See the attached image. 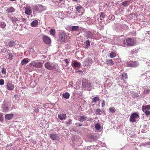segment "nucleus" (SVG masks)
<instances>
[{"instance_id":"1","label":"nucleus","mask_w":150,"mask_h":150,"mask_svg":"<svg viewBox=\"0 0 150 150\" xmlns=\"http://www.w3.org/2000/svg\"><path fill=\"white\" fill-rule=\"evenodd\" d=\"M123 43L124 46L125 45L129 46H133L135 44V40L133 38H127L123 40Z\"/></svg>"},{"instance_id":"2","label":"nucleus","mask_w":150,"mask_h":150,"mask_svg":"<svg viewBox=\"0 0 150 150\" xmlns=\"http://www.w3.org/2000/svg\"><path fill=\"white\" fill-rule=\"evenodd\" d=\"M139 119V114L136 112L132 114L129 117V121L132 122H134Z\"/></svg>"},{"instance_id":"3","label":"nucleus","mask_w":150,"mask_h":150,"mask_svg":"<svg viewBox=\"0 0 150 150\" xmlns=\"http://www.w3.org/2000/svg\"><path fill=\"white\" fill-rule=\"evenodd\" d=\"M30 64L31 66L36 68H41L43 67V63L38 60L32 61Z\"/></svg>"},{"instance_id":"4","label":"nucleus","mask_w":150,"mask_h":150,"mask_svg":"<svg viewBox=\"0 0 150 150\" xmlns=\"http://www.w3.org/2000/svg\"><path fill=\"white\" fill-rule=\"evenodd\" d=\"M44 66L46 69L50 70H52L56 69L55 65H53L49 62H46L44 64Z\"/></svg>"},{"instance_id":"5","label":"nucleus","mask_w":150,"mask_h":150,"mask_svg":"<svg viewBox=\"0 0 150 150\" xmlns=\"http://www.w3.org/2000/svg\"><path fill=\"white\" fill-rule=\"evenodd\" d=\"M67 38L66 34L63 32H61L59 35V40L61 42H65Z\"/></svg>"},{"instance_id":"6","label":"nucleus","mask_w":150,"mask_h":150,"mask_svg":"<svg viewBox=\"0 0 150 150\" xmlns=\"http://www.w3.org/2000/svg\"><path fill=\"white\" fill-rule=\"evenodd\" d=\"M82 84L83 86L88 89L91 86L90 82L86 79H83V80Z\"/></svg>"},{"instance_id":"7","label":"nucleus","mask_w":150,"mask_h":150,"mask_svg":"<svg viewBox=\"0 0 150 150\" xmlns=\"http://www.w3.org/2000/svg\"><path fill=\"white\" fill-rule=\"evenodd\" d=\"M42 39L44 42L47 44H49L50 43V39L47 36H43L42 37Z\"/></svg>"},{"instance_id":"8","label":"nucleus","mask_w":150,"mask_h":150,"mask_svg":"<svg viewBox=\"0 0 150 150\" xmlns=\"http://www.w3.org/2000/svg\"><path fill=\"white\" fill-rule=\"evenodd\" d=\"M6 88L8 90H12L14 88V84H12L10 82H9L7 84Z\"/></svg>"},{"instance_id":"9","label":"nucleus","mask_w":150,"mask_h":150,"mask_svg":"<svg viewBox=\"0 0 150 150\" xmlns=\"http://www.w3.org/2000/svg\"><path fill=\"white\" fill-rule=\"evenodd\" d=\"M128 66L131 67H137L139 64L137 62H131L128 64Z\"/></svg>"},{"instance_id":"10","label":"nucleus","mask_w":150,"mask_h":150,"mask_svg":"<svg viewBox=\"0 0 150 150\" xmlns=\"http://www.w3.org/2000/svg\"><path fill=\"white\" fill-rule=\"evenodd\" d=\"M25 13L28 15H30L32 13V11L30 6L26 7L25 11Z\"/></svg>"},{"instance_id":"11","label":"nucleus","mask_w":150,"mask_h":150,"mask_svg":"<svg viewBox=\"0 0 150 150\" xmlns=\"http://www.w3.org/2000/svg\"><path fill=\"white\" fill-rule=\"evenodd\" d=\"M81 64L80 62H78L76 60L74 61V63L72 64V66L73 67H80Z\"/></svg>"},{"instance_id":"12","label":"nucleus","mask_w":150,"mask_h":150,"mask_svg":"<svg viewBox=\"0 0 150 150\" xmlns=\"http://www.w3.org/2000/svg\"><path fill=\"white\" fill-rule=\"evenodd\" d=\"M58 117L61 120H65L67 117L66 114L60 113L58 115Z\"/></svg>"},{"instance_id":"13","label":"nucleus","mask_w":150,"mask_h":150,"mask_svg":"<svg viewBox=\"0 0 150 150\" xmlns=\"http://www.w3.org/2000/svg\"><path fill=\"white\" fill-rule=\"evenodd\" d=\"M15 10V9L13 7H11L8 8L6 10V12L7 13H9L14 12Z\"/></svg>"},{"instance_id":"14","label":"nucleus","mask_w":150,"mask_h":150,"mask_svg":"<svg viewBox=\"0 0 150 150\" xmlns=\"http://www.w3.org/2000/svg\"><path fill=\"white\" fill-rule=\"evenodd\" d=\"M14 116V115L13 114H6L5 115V118L8 120H10L12 119Z\"/></svg>"},{"instance_id":"15","label":"nucleus","mask_w":150,"mask_h":150,"mask_svg":"<svg viewBox=\"0 0 150 150\" xmlns=\"http://www.w3.org/2000/svg\"><path fill=\"white\" fill-rule=\"evenodd\" d=\"M79 27L77 26H72L71 29V31H78L80 30Z\"/></svg>"},{"instance_id":"16","label":"nucleus","mask_w":150,"mask_h":150,"mask_svg":"<svg viewBox=\"0 0 150 150\" xmlns=\"http://www.w3.org/2000/svg\"><path fill=\"white\" fill-rule=\"evenodd\" d=\"M29 61L30 60L27 58L24 59L21 61V65H23L29 62Z\"/></svg>"},{"instance_id":"17","label":"nucleus","mask_w":150,"mask_h":150,"mask_svg":"<svg viewBox=\"0 0 150 150\" xmlns=\"http://www.w3.org/2000/svg\"><path fill=\"white\" fill-rule=\"evenodd\" d=\"M38 21L37 20H35L31 23V25L33 27H36L38 25Z\"/></svg>"},{"instance_id":"18","label":"nucleus","mask_w":150,"mask_h":150,"mask_svg":"<svg viewBox=\"0 0 150 150\" xmlns=\"http://www.w3.org/2000/svg\"><path fill=\"white\" fill-rule=\"evenodd\" d=\"M92 103H96L97 101H99L100 100V99L99 98V97L98 96H96L94 97V98H92Z\"/></svg>"},{"instance_id":"19","label":"nucleus","mask_w":150,"mask_h":150,"mask_svg":"<svg viewBox=\"0 0 150 150\" xmlns=\"http://www.w3.org/2000/svg\"><path fill=\"white\" fill-rule=\"evenodd\" d=\"M106 63L107 65L112 66L113 64V62L111 59L107 60L106 61Z\"/></svg>"},{"instance_id":"20","label":"nucleus","mask_w":150,"mask_h":150,"mask_svg":"<svg viewBox=\"0 0 150 150\" xmlns=\"http://www.w3.org/2000/svg\"><path fill=\"white\" fill-rule=\"evenodd\" d=\"M16 44V41L14 40L11 41L8 43V46L10 47H12L13 46H15Z\"/></svg>"},{"instance_id":"21","label":"nucleus","mask_w":150,"mask_h":150,"mask_svg":"<svg viewBox=\"0 0 150 150\" xmlns=\"http://www.w3.org/2000/svg\"><path fill=\"white\" fill-rule=\"evenodd\" d=\"M2 109L3 112H7L9 110L8 107L5 105H4L2 106Z\"/></svg>"},{"instance_id":"22","label":"nucleus","mask_w":150,"mask_h":150,"mask_svg":"<svg viewBox=\"0 0 150 150\" xmlns=\"http://www.w3.org/2000/svg\"><path fill=\"white\" fill-rule=\"evenodd\" d=\"M62 96L64 98L67 99L69 98L70 94L66 92L63 94Z\"/></svg>"},{"instance_id":"23","label":"nucleus","mask_w":150,"mask_h":150,"mask_svg":"<svg viewBox=\"0 0 150 150\" xmlns=\"http://www.w3.org/2000/svg\"><path fill=\"white\" fill-rule=\"evenodd\" d=\"M38 6H39V11L40 12L43 11L45 10L44 7L42 5H38Z\"/></svg>"},{"instance_id":"24","label":"nucleus","mask_w":150,"mask_h":150,"mask_svg":"<svg viewBox=\"0 0 150 150\" xmlns=\"http://www.w3.org/2000/svg\"><path fill=\"white\" fill-rule=\"evenodd\" d=\"M87 117L84 116H81L79 117V120L81 122H83L86 120Z\"/></svg>"},{"instance_id":"25","label":"nucleus","mask_w":150,"mask_h":150,"mask_svg":"<svg viewBox=\"0 0 150 150\" xmlns=\"http://www.w3.org/2000/svg\"><path fill=\"white\" fill-rule=\"evenodd\" d=\"M86 37L92 39L93 38V36L91 33L88 32L87 33Z\"/></svg>"},{"instance_id":"26","label":"nucleus","mask_w":150,"mask_h":150,"mask_svg":"<svg viewBox=\"0 0 150 150\" xmlns=\"http://www.w3.org/2000/svg\"><path fill=\"white\" fill-rule=\"evenodd\" d=\"M50 137L52 139L55 140L57 139V136L56 134H50Z\"/></svg>"},{"instance_id":"27","label":"nucleus","mask_w":150,"mask_h":150,"mask_svg":"<svg viewBox=\"0 0 150 150\" xmlns=\"http://www.w3.org/2000/svg\"><path fill=\"white\" fill-rule=\"evenodd\" d=\"M150 110V105H143L142 107V110Z\"/></svg>"},{"instance_id":"28","label":"nucleus","mask_w":150,"mask_h":150,"mask_svg":"<svg viewBox=\"0 0 150 150\" xmlns=\"http://www.w3.org/2000/svg\"><path fill=\"white\" fill-rule=\"evenodd\" d=\"M110 112L114 113L115 111V108L114 107H110L109 109Z\"/></svg>"},{"instance_id":"29","label":"nucleus","mask_w":150,"mask_h":150,"mask_svg":"<svg viewBox=\"0 0 150 150\" xmlns=\"http://www.w3.org/2000/svg\"><path fill=\"white\" fill-rule=\"evenodd\" d=\"M85 43L86 45L85 47V48H86L90 46V42L89 40H86Z\"/></svg>"},{"instance_id":"30","label":"nucleus","mask_w":150,"mask_h":150,"mask_svg":"<svg viewBox=\"0 0 150 150\" xmlns=\"http://www.w3.org/2000/svg\"><path fill=\"white\" fill-rule=\"evenodd\" d=\"M76 8L78 13H79L81 12V9L82 8V7L81 6H77Z\"/></svg>"},{"instance_id":"31","label":"nucleus","mask_w":150,"mask_h":150,"mask_svg":"<svg viewBox=\"0 0 150 150\" xmlns=\"http://www.w3.org/2000/svg\"><path fill=\"white\" fill-rule=\"evenodd\" d=\"M122 79L123 80H125V79H127V75L126 73H124L122 75Z\"/></svg>"},{"instance_id":"32","label":"nucleus","mask_w":150,"mask_h":150,"mask_svg":"<svg viewBox=\"0 0 150 150\" xmlns=\"http://www.w3.org/2000/svg\"><path fill=\"white\" fill-rule=\"evenodd\" d=\"M110 56L111 58L114 57L116 56V54L115 52H112L110 53Z\"/></svg>"},{"instance_id":"33","label":"nucleus","mask_w":150,"mask_h":150,"mask_svg":"<svg viewBox=\"0 0 150 150\" xmlns=\"http://www.w3.org/2000/svg\"><path fill=\"white\" fill-rule=\"evenodd\" d=\"M105 14L104 13H101L100 15V18L101 20L103 19L105 17Z\"/></svg>"},{"instance_id":"34","label":"nucleus","mask_w":150,"mask_h":150,"mask_svg":"<svg viewBox=\"0 0 150 150\" xmlns=\"http://www.w3.org/2000/svg\"><path fill=\"white\" fill-rule=\"evenodd\" d=\"M6 26V25L4 22H0V27L2 28H4Z\"/></svg>"},{"instance_id":"35","label":"nucleus","mask_w":150,"mask_h":150,"mask_svg":"<svg viewBox=\"0 0 150 150\" xmlns=\"http://www.w3.org/2000/svg\"><path fill=\"white\" fill-rule=\"evenodd\" d=\"M50 33L52 36H54L55 34V30L54 29H51L50 31Z\"/></svg>"},{"instance_id":"36","label":"nucleus","mask_w":150,"mask_h":150,"mask_svg":"<svg viewBox=\"0 0 150 150\" xmlns=\"http://www.w3.org/2000/svg\"><path fill=\"white\" fill-rule=\"evenodd\" d=\"M86 62H87L88 64L90 63L92 64V59L89 58H87L86 60Z\"/></svg>"},{"instance_id":"37","label":"nucleus","mask_w":150,"mask_h":150,"mask_svg":"<svg viewBox=\"0 0 150 150\" xmlns=\"http://www.w3.org/2000/svg\"><path fill=\"white\" fill-rule=\"evenodd\" d=\"M144 112L146 115H149L150 114V111L147 110H142Z\"/></svg>"},{"instance_id":"38","label":"nucleus","mask_w":150,"mask_h":150,"mask_svg":"<svg viewBox=\"0 0 150 150\" xmlns=\"http://www.w3.org/2000/svg\"><path fill=\"white\" fill-rule=\"evenodd\" d=\"M102 112V111L99 109H97L96 110L95 113L96 115H98L99 114H100Z\"/></svg>"},{"instance_id":"39","label":"nucleus","mask_w":150,"mask_h":150,"mask_svg":"<svg viewBox=\"0 0 150 150\" xmlns=\"http://www.w3.org/2000/svg\"><path fill=\"white\" fill-rule=\"evenodd\" d=\"M12 21L13 23H15L18 21V19L16 17H13L11 18Z\"/></svg>"},{"instance_id":"40","label":"nucleus","mask_w":150,"mask_h":150,"mask_svg":"<svg viewBox=\"0 0 150 150\" xmlns=\"http://www.w3.org/2000/svg\"><path fill=\"white\" fill-rule=\"evenodd\" d=\"M33 9L35 11H39V6H38L35 5L34 6L33 8Z\"/></svg>"},{"instance_id":"41","label":"nucleus","mask_w":150,"mask_h":150,"mask_svg":"<svg viewBox=\"0 0 150 150\" xmlns=\"http://www.w3.org/2000/svg\"><path fill=\"white\" fill-rule=\"evenodd\" d=\"M100 125L99 124H97L95 126V128L96 129L98 130H99L100 129Z\"/></svg>"},{"instance_id":"42","label":"nucleus","mask_w":150,"mask_h":150,"mask_svg":"<svg viewBox=\"0 0 150 150\" xmlns=\"http://www.w3.org/2000/svg\"><path fill=\"white\" fill-rule=\"evenodd\" d=\"M6 69L4 67L1 68V72L3 74H6Z\"/></svg>"},{"instance_id":"43","label":"nucleus","mask_w":150,"mask_h":150,"mask_svg":"<svg viewBox=\"0 0 150 150\" xmlns=\"http://www.w3.org/2000/svg\"><path fill=\"white\" fill-rule=\"evenodd\" d=\"M8 55L9 57L10 58L9 59L10 60H12L13 59V55L12 53H8Z\"/></svg>"},{"instance_id":"44","label":"nucleus","mask_w":150,"mask_h":150,"mask_svg":"<svg viewBox=\"0 0 150 150\" xmlns=\"http://www.w3.org/2000/svg\"><path fill=\"white\" fill-rule=\"evenodd\" d=\"M122 4L123 6L126 7L127 6V1H124L122 3Z\"/></svg>"},{"instance_id":"45","label":"nucleus","mask_w":150,"mask_h":150,"mask_svg":"<svg viewBox=\"0 0 150 150\" xmlns=\"http://www.w3.org/2000/svg\"><path fill=\"white\" fill-rule=\"evenodd\" d=\"M4 81L3 79H1L0 80V85H3L4 84Z\"/></svg>"},{"instance_id":"46","label":"nucleus","mask_w":150,"mask_h":150,"mask_svg":"<svg viewBox=\"0 0 150 150\" xmlns=\"http://www.w3.org/2000/svg\"><path fill=\"white\" fill-rule=\"evenodd\" d=\"M150 91V89H147L146 90H145L144 91V93H149Z\"/></svg>"},{"instance_id":"47","label":"nucleus","mask_w":150,"mask_h":150,"mask_svg":"<svg viewBox=\"0 0 150 150\" xmlns=\"http://www.w3.org/2000/svg\"><path fill=\"white\" fill-rule=\"evenodd\" d=\"M64 61L67 63V65H68V64L69 63V60L68 59H65L64 60Z\"/></svg>"},{"instance_id":"48","label":"nucleus","mask_w":150,"mask_h":150,"mask_svg":"<svg viewBox=\"0 0 150 150\" xmlns=\"http://www.w3.org/2000/svg\"><path fill=\"white\" fill-rule=\"evenodd\" d=\"M105 105V102L104 100H102V107H103Z\"/></svg>"},{"instance_id":"49","label":"nucleus","mask_w":150,"mask_h":150,"mask_svg":"<svg viewBox=\"0 0 150 150\" xmlns=\"http://www.w3.org/2000/svg\"><path fill=\"white\" fill-rule=\"evenodd\" d=\"M0 121L3 122L4 121L3 117L2 115L0 116Z\"/></svg>"},{"instance_id":"50","label":"nucleus","mask_w":150,"mask_h":150,"mask_svg":"<svg viewBox=\"0 0 150 150\" xmlns=\"http://www.w3.org/2000/svg\"><path fill=\"white\" fill-rule=\"evenodd\" d=\"M6 49L5 48H3L1 50V51H2V52H3V53H4L5 52H6Z\"/></svg>"},{"instance_id":"51","label":"nucleus","mask_w":150,"mask_h":150,"mask_svg":"<svg viewBox=\"0 0 150 150\" xmlns=\"http://www.w3.org/2000/svg\"><path fill=\"white\" fill-rule=\"evenodd\" d=\"M71 120L70 119L69 120V122L67 123H66V124L68 126V125H70V124H71Z\"/></svg>"},{"instance_id":"52","label":"nucleus","mask_w":150,"mask_h":150,"mask_svg":"<svg viewBox=\"0 0 150 150\" xmlns=\"http://www.w3.org/2000/svg\"><path fill=\"white\" fill-rule=\"evenodd\" d=\"M114 16L113 15H112L111 16V19H112V18L113 19L114 18Z\"/></svg>"},{"instance_id":"53","label":"nucleus","mask_w":150,"mask_h":150,"mask_svg":"<svg viewBox=\"0 0 150 150\" xmlns=\"http://www.w3.org/2000/svg\"><path fill=\"white\" fill-rule=\"evenodd\" d=\"M93 120V119L92 118H90V119L89 120L90 121H92Z\"/></svg>"},{"instance_id":"54","label":"nucleus","mask_w":150,"mask_h":150,"mask_svg":"<svg viewBox=\"0 0 150 150\" xmlns=\"http://www.w3.org/2000/svg\"><path fill=\"white\" fill-rule=\"evenodd\" d=\"M82 125H83L82 124H80V123L79 124V126H82Z\"/></svg>"},{"instance_id":"55","label":"nucleus","mask_w":150,"mask_h":150,"mask_svg":"<svg viewBox=\"0 0 150 150\" xmlns=\"http://www.w3.org/2000/svg\"><path fill=\"white\" fill-rule=\"evenodd\" d=\"M25 18H23L22 20L23 21H25Z\"/></svg>"},{"instance_id":"56","label":"nucleus","mask_w":150,"mask_h":150,"mask_svg":"<svg viewBox=\"0 0 150 150\" xmlns=\"http://www.w3.org/2000/svg\"><path fill=\"white\" fill-rule=\"evenodd\" d=\"M79 72H83V71H82L80 70H79Z\"/></svg>"},{"instance_id":"57","label":"nucleus","mask_w":150,"mask_h":150,"mask_svg":"<svg viewBox=\"0 0 150 150\" xmlns=\"http://www.w3.org/2000/svg\"><path fill=\"white\" fill-rule=\"evenodd\" d=\"M73 0L75 1H77V0Z\"/></svg>"}]
</instances>
